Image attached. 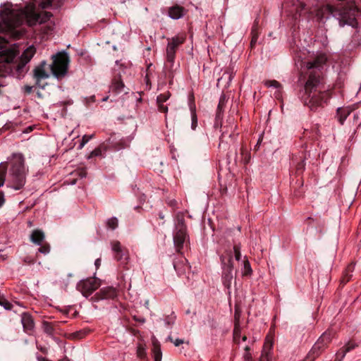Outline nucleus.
Instances as JSON below:
<instances>
[{
  "instance_id": "nucleus-42",
  "label": "nucleus",
  "mask_w": 361,
  "mask_h": 361,
  "mask_svg": "<svg viewBox=\"0 0 361 361\" xmlns=\"http://www.w3.org/2000/svg\"><path fill=\"white\" fill-rule=\"evenodd\" d=\"M159 109L161 111L167 112L168 111V107L165 105H164V103H158Z\"/></svg>"
},
{
  "instance_id": "nucleus-13",
  "label": "nucleus",
  "mask_w": 361,
  "mask_h": 361,
  "mask_svg": "<svg viewBox=\"0 0 361 361\" xmlns=\"http://www.w3.org/2000/svg\"><path fill=\"white\" fill-rule=\"evenodd\" d=\"M112 250L115 253V258L118 261L123 260L124 262L128 259V256L125 250L122 248L121 243L118 241H114L111 243Z\"/></svg>"
},
{
  "instance_id": "nucleus-52",
  "label": "nucleus",
  "mask_w": 361,
  "mask_h": 361,
  "mask_svg": "<svg viewBox=\"0 0 361 361\" xmlns=\"http://www.w3.org/2000/svg\"><path fill=\"white\" fill-rule=\"evenodd\" d=\"M32 130V126H30L29 128H27V130H25L26 133L29 131H31Z\"/></svg>"
},
{
  "instance_id": "nucleus-49",
  "label": "nucleus",
  "mask_w": 361,
  "mask_h": 361,
  "mask_svg": "<svg viewBox=\"0 0 361 361\" xmlns=\"http://www.w3.org/2000/svg\"><path fill=\"white\" fill-rule=\"evenodd\" d=\"M350 279V276H348V274L345 275V276L343 279V281H345V282H348Z\"/></svg>"
},
{
  "instance_id": "nucleus-8",
  "label": "nucleus",
  "mask_w": 361,
  "mask_h": 361,
  "mask_svg": "<svg viewBox=\"0 0 361 361\" xmlns=\"http://www.w3.org/2000/svg\"><path fill=\"white\" fill-rule=\"evenodd\" d=\"M221 262L224 264L223 267V274H222V280L223 283L227 288H230L231 286V283L233 279V259L232 256L229 255L228 259L227 260V263L225 262V258L221 257Z\"/></svg>"
},
{
  "instance_id": "nucleus-56",
  "label": "nucleus",
  "mask_w": 361,
  "mask_h": 361,
  "mask_svg": "<svg viewBox=\"0 0 361 361\" xmlns=\"http://www.w3.org/2000/svg\"><path fill=\"white\" fill-rule=\"evenodd\" d=\"M106 99H107V98H104L102 100L106 101Z\"/></svg>"
},
{
  "instance_id": "nucleus-46",
  "label": "nucleus",
  "mask_w": 361,
  "mask_h": 361,
  "mask_svg": "<svg viewBox=\"0 0 361 361\" xmlns=\"http://www.w3.org/2000/svg\"><path fill=\"white\" fill-rule=\"evenodd\" d=\"M109 294L106 295V297H114L116 295V292L114 289L109 290Z\"/></svg>"
},
{
  "instance_id": "nucleus-11",
  "label": "nucleus",
  "mask_w": 361,
  "mask_h": 361,
  "mask_svg": "<svg viewBox=\"0 0 361 361\" xmlns=\"http://www.w3.org/2000/svg\"><path fill=\"white\" fill-rule=\"evenodd\" d=\"M36 52V49L33 45L27 47L22 54L20 58V63L17 66L18 69L21 68L25 64H27L32 58Z\"/></svg>"
},
{
  "instance_id": "nucleus-41",
  "label": "nucleus",
  "mask_w": 361,
  "mask_h": 361,
  "mask_svg": "<svg viewBox=\"0 0 361 361\" xmlns=\"http://www.w3.org/2000/svg\"><path fill=\"white\" fill-rule=\"evenodd\" d=\"M305 161H301L300 163L298 164L297 166H296V169L298 171H302L305 169Z\"/></svg>"
},
{
  "instance_id": "nucleus-20",
  "label": "nucleus",
  "mask_w": 361,
  "mask_h": 361,
  "mask_svg": "<svg viewBox=\"0 0 361 361\" xmlns=\"http://www.w3.org/2000/svg\"><path fill=\"white\" fill-rule=\"evenodd\" d=\"M352 112V109L348 107L338 108L337 109V118L341 124H343L344 121L346 118L350 116Z\"/></svg>"
},
{
  "instance_id": "nucleus-1",
  "label": "nucleus",
  "mask_w": 361,
  "mask_h": 361,
  "mask_svg": "<svg viewBox=\"0 0 361 361\" xmlns=\"http://www.w3.org/2000/svg\"><path fill=\"white\" fill-rule=\"evenodd\" d=\"M0 33L11 32L13 30L25 22L29 26L47 22L52 16L48 11L36 13L34 5H28L25 9H17L12 5L6 6L1 10Z\"/></svg>"
},
{
  "instance_id": "nucleus-19",
  "label": "nucleus",
  "mask_w": 361,
  "mask_h": 361,
  "mask_svg": "<svg viewBox=\"0 0 361 361\" xmlns=\"http://www.w3.org/2000/svg\"><path fill=\"white\" fill-rule=\"evenodd\" d=\"M183 15L184 9L183 7L179 6H173L169 11V17L174 20H178L182 18Z\"/></svg>"
},
{
  "instance_id": "nucleus-38",
  "label": "nucleus",
  "mask_w": 361,
  "mask_h": 361,
  "mask_svg": "<svg viewBox=\"0 0 361 361\" xmlns=\"http://www.w3.org/2000/svg\"><path fill=\"white\" fill-rule=\"evenodd\" d=\"M137 356L139 357H143L145 356V348L142 345L137 347Z\"/></svg>"
},
{
  "instance_id": "nucleus-5",
  "label": "nucleus",
  "mask_w": 361,
  "mask_h": 361,
  "mask_svg": "<svg viewBox=\"0 0 361 361\" xmlns=\"http://www.w3.org/2000/svg\"><path fill=\"white\" fill-rule=\"evenodd\" d=\"M18 54L16 44L0 49V77H6L12 71L11 63Z\"/></svg>"
},
{
  "instance_id": "nucleus-50",
  "label": "nucleus",
  "mask_w": 361,
  "mask_h": 361,
  "mask_svg": "<svg viewBox=\"0 0 361 361\" xmlns=\"http://www.w3.org/2000/svg\"><path fill=\"white\" fill-rule=\"evenodd\" d=\"M173 323V320H172V321H169V320H168V319H166V321H165V324H166V326H170V325H171Z\"/></svg>"
},
{
  "instance_id": "nucleus-48",
  "label": "nucleus",
  "mask_w": 361,
  "mask_h": 361,
  "mask_svg": "<svg viewBox=\"0 0 361 361\" xmlns=\"http://www.w3.org/2000/svg\"><path fill=\"white\" fill-rule=\"evenodd\" d=\"M95 266L98 268L101 264V259H97L94 262Z\"/></svg>"
},
{
  "instance_id": "nucleus-23",
  "label": "nucleus",
  "mask_w": 361,
  "mask_h": 361,
  "mask_svg": "<svg viewBox=\"0 0 361 361\" xmlns=\"http://www.w3.org/2000/svg\"><path fill=\"white\" fill-rule=\"evenodd\" d=\"M353 125L354 126V130L357 128H358L359 126L361 125V114L359 112H356L353 114Z\"/></svg>"
},
{
  "instance_id": "nucleus-21",
  "label": "nucleus",
  "mask_w": 361,
  "mask_h": 361,
  "mask_svg": "<svg viewBox=\"0 0 361 361\" xmlns=\"http://www.w3.org/2000/svg\"><path fill=\"white\" fill-rule=\"evenodd\" d=\"M243 348L245 350V353L243 355V357L246 361H250L252 358L251 354L249 353L250 350V345L244 344L243 345ZM259 361H269V356L267 353H262L261 357Z\"/></svg>"
},
{
  "instance_id": "nucleus-44",
  "label": "nucleus",
  "mask_w": 361,
  "mask_h": 361,
  "mask_svg": "<svg viewBox=\"0 0 361 361\" xmlns=\"http://www.w3.org/2000/svg\"><path fill=\"white\" fill-rule=\"evenodd\" d=\"M100 154H101V149H95L91 153V156H99Z\"/></svg>"
},
{
  "instance_id": "nucleus-4",
  "label": "nucleus",
  "mask_w": 361,
  "mask_h": 361,
  "mask_svg": "<svg viewBox=\"0 0 361 361\" xmlns=\"http://www.w3.org/2000/svg\"><path fill=\"white\" fill-rule=\"evenodd\" d=\"M11 164L8 174L9 185L16 190H20L25 183L27 172L23 155L20 153L13 154Z\"/></svg>"
},
{
  "instance_id": "nucleus-27",
  "label": "nucleus",
  "mask_w": 361,
  "mask_h": 361,
  "mask_svg": "<svg viewBox=\"0 0 361 361\" xmlns=\"http://www.w3.org/2000/svg\"><path fill=\"white\" fill-rule=\"evenodd\" d=\"M191 128L194 130L196 129L197 126V115L195 112V111H192V113H191Z\"/></svg>"
},
{
  "instance_id": "nucleus-47",
  "label": "nucleus",
  "mask_w": 361,
  "mask_h": 361,
  "mask_svg": "<svg viewBox=\"0 0 361 361\" xmlns=\"http://www.w3.org/2000/svg\"><path fill=\"white\" fill-rule=\"evenodd\" d=\"M228 132H223L219 146H221V144L223 143V140L226 138V135H228Z\"/></svg>"
},
{
  "instance_id": "nucleus-39",
  "label": "nucleus",
  "mask_w": 361,
  "mask_h": 361,
  "mask_svg": "<svg viewBox=\"0 0 361 361\" xmlns=\"http://www.w3.org/2000/svg\"><path fill=\"white\" fill-rule=\"evenodd\" d=\"M0 305H2L6 310H11L12 305L6 300L0 301Z\"/></svg>"
},
{
  "instance_id": "nucleus-32",
  "label": "nucleus",
  "mask_w": 361,
  "mask_h": 361,
  "mask_svg": "<svg viewBox=\"0 0 361 361\" xmlns=\"http://www.w3.org/2000/svg\"><path fill=\"white\" fill-rule=\"evenodd\" d=\"M154 361L161 360V352L159 346H156L154 350Z\"/></svg>"
},
{
  "instance_id": "nucleus-55",
  "label": "nucleus",
  "mask_w": 361,
  "mask_h": 361,
  "mask_svg": "<svg viewBox=\"0 0 361 361\" xmlns=\"http://www.w3.org/2000/svg\"><path fill=\"white\" fill-rule=\"evenodd\" d=\"M177 267H178V265L175 264H174V268H175L176 269H177Z\"/></svg>"
},
{
  "instance_id": "nucleus-54",
  "label": "nucleus",
  "mask_w": 361,
  "mask_h": 361,
  "mask_svg": "<svg viewBox=\"0 0 361 361\" xmlns=\"http://www.w3.org/2000/svg\"><path fill=\"white\" fill-rule=\"evenodd\" d=\"M37 96H38L39 97H42V95H41V94H40L39 92H37Z\"/></svg>"
},
{
  "instance_id": "nucleus-40",
  "label": "nucleus",
  "mask_w": 361,
  "mask_h": 361,
  "mask_svg": "<svg viewBox=\"0 0 361 361\" xmlns=\"http://www.w3.org/2000/svg\"><path fill=\"white\" fill-rule=\"evenodd\" d=\"M6 171L0 172V187L3 186L5 182Z\"/></svg>"
},
{
  "instance_id": "nucleus-7",
  "label": "nucleus",
  "mask_w": 361,
  "mask_h": 361,
  "mask_svg": "<svg viewBox=\"0 0 361 361\" xmlns=\"http://www.w3.org/2000/svg\"><path fill=\"white\" fill-rule=\"evenodd\" d=\"M99 286L100 281L99 279L90 278L80 281L78 284L77 288L84 296L88 297L95 290H97Z\"/></svg>"
},
{
  "instance_id": "nucleus-31",
  "label": "nucleus",
  "mask_w": 361,
  "mask_h": 361,
  "mask_svg": "<svg viewBox=\"0 0 361 361\" xmlns=\"http://www.w3.org/2000/svg\"><path fill=\"white\" fill-rule=\"evenodd\" d=\"M243 267H244V270L243 271V274H248L251 273L252 269H251L250 262L246 259L243 261Z\"/></svg>"
},
{
  "instance_id": "nucleus-17",
  "label": "nucleus",
  "mask_w": 361,
  "mask_h": 361,
  "mask_svg": "<svg viewBox=\"0 0 361 361\" xmlns=\"http://www.w3.org/2000/svg\"><path fill=\"white\" fill-rule=\"evenodd\" d=\"M326 57L325 54H319L314 61L307 62L306 63V67L308 69H312L314 68H317L320 67L322 64H324L326 62Z\"/></svg>"
},
{
  "instance_id": "nucleus-9",
  "label": "nucleus",
  "mask_w": 361,
  "mask_h": 361,
  "mask_svg": "<svg viewBox=\"0 0 361 361\" xmlns=\"http://www.w3.org/2000/svg\"><path fill=\"white\" fill-rule=\"evenodd\" d=\"M184 41L185 38L183 36H176L169 39L166 47V59L168 61L173 62L176 50Z\"/></svg>"
},
{
  "instance_id": "nucleus-33",
  "label": "nucleus",
  "mask_w": 361,
  "mask_h": 361,
  "mask_svg": "<svg viewBox=\"0 0 361 361\" xmlns=\"http://www.w3.org/2000/svg\"><path fill=\"white\" fill-rule=\"evenodd\" d=\"M226 104V97L224 95H221L219 99V105H218V112L220 113Z\"/></svg>"
},
{
  "instance_id": "nucleus-25",
  "label": "nucleus",
  "mask_w": 361,
  "mask_h": 361,
  "mask_svg": "<svg viewBox=\"0 0 361 361\" xmlns=\"http://www.w3.org/2000/svg\"><path fill=\"white\" fill-rule=\"evenodd\" d=\"M106 224L109 228L114 230L118 226V221L117 218L112 217L107 220Z\"/></svg>"
},
{
  "instance_id": "nucleus-16",
  "label": "nucleus",
  "mask_w": 361,
  "mask_h": 361,
  "mask_svg": "<svg viewBox=\"0 0 361 361\" xmlns=\"http://www.w3.org/2000/svg\"><path fill=\"white\" fill-rule=\"evenodd\" d=\"M21 323L25 331H31L34 328L32 317L28 313H23L21 316Z\"/></svg>"
},
{
  "instance_id": "nucleus-10",
  "label": "nucleus",
  "mask_w": 361,
  "mask_h": 361,
  "mask_svg": "<svg viewBox=\"0 0 361 361\" xmlns=\"http://www.w3.org/2000/svg\"><path fill=\"white\" fill-rule=\"evenodd\" d=\"M177 229L178 231L175 233L173 236V243L176 250L180 252L187 237L185 226L183 220L178 221Z\"/></svg>"
},
{
  "instance_id": "nucleus-24",
  "label": "nucleus",
  "mask_w": 361,
  "mask_h": 361,
  "mask_svg": "<svg viewBox=\"0 0 361 361\" xmlns=\"http://www.w3.org/2000/svg\"><path fill=\"white\" fill-rule=\"evenodd\" d=\"M123 83L119 80H115L111 85V89L116 92H121L123 87Z\"/></svg>"
},
{
  "instance_id": "nucleus-22",
  "label": "nucleus",
  "mask_w": 361,
  "mask_h": 361,
  "mask_svg": "<svg viewBox=\"0 0 361 361\" xmlns=\"http://www.w3.org/2000/svg\"><path fill=\"white\" fill-rule=\"evenodd\" d=\"M354 348V345H348L345 350L339 351L336 354V357L335 361H341L342 359L345 357V354L350 351L351 349Z\"/></svg>"
},
{
  "instance_id": "nucleus-30",
  "label": "nucleus",
  "mask_w": 361,
  "mask_h": 361,
  "mask_svg": "<svg viewBox=\"0 0 361 361\" xmlns=\"http://www.w3.org/2000/svg\"><path fill=\"white\" fill-rule=\"evenodd\" d=\"M233 252L235 255V258L237 261H239L241 257L240 253V245H234L233 246Z\"/></svg>"
},
{
  "instance_id": "nucleus-43",
  "label": "nucleus",
  "mask_w": 361,
  "mask_h": 361,
  "mask_svg": "<svg viewBox=\"0 0 361 361\" xmlns=\"http://www.w3.org/2000/svg\"><path fill=\"white\" fill-rule=\"evenodd\" d=\"M5 199H4V194L3 192L0 191V207L4 204Z\"/></svg>"
},
{
  "instance_id": "nucleus-53",
  "label": "nucleus",
  "mask_w": 361,
  "mask_h": 361,
  "mask_svg": "<svg viewBox=\"0 0 361 361\" xmlns=\"http://www.w3.org/2000/svg\"><path fill=\"white\" fill-rule=\"evenodd\" d=\"M353 266H349L348 268V271H353Z\"/></svg>"
},
{
  "instance_id": "nucleus-12",
  "label": "nucleus",
  "mask_w": 361,
  "mask_h": 361,
  "mask_svg": "<svg viewBox=\"0 0 361 361\" xmlns=\"http://www.w3.org/2000/svg\"><path fill=\"white\" fill-rule=\"evenodd\" d=\"M331 338L332 335L331 332H324L314 345L312 348L313 353H314L316 351H319L322 349L331 341Z\"/></svg>"
},
{
  "instance_id": "nucleus-36",
  "label": "nucleus",
  "mask_w": 361,
  "mask_h": 361,
  "mask_svg": "<svg viewBox=\"0 0 361 361\" xmlns=\"http://www.w3.org/2000/svg\"><path fill=\"white\" fill-rule=\"evenodd\" d=\"M44 331L48 334H51L53 332V328L52 326L47 322H44L43 324Z\"/></svg>"
},
{
  "instance_id": "nucleus-37",
  "label": "nucleus",
  "mask_w": 361,
  "mask_h": 361,
  "mask_svg": "<svg viewBox=\"0 0 361 361\" xmlns=\"http://www.w3.org/2000/svg\"><path fill=\"white\" fill-rule=\"evenodd\" d=\"M39 6H41L42 8L44 9V8H47L49 7H50L51 6V2L50 0H43Z\"/></svg>"
},
{
  "instance_id": "nucleus-26",
  "label": "nucleus",
  "mask_w": 361,
  "mask_h": 361,
  "mask_svg": "<svg viewBox=\"0 0 361 361\" xmlns=\"http://www.w3.org/2000/svg\"><path fill=\"white\" fill-rule=\"evenodd\" d=\"M169 92H164L163 94H159L157 98V103H164L170 97Z\"/></svg>"
},
{
  "instance_id": "nucleus-29",
  "label": "nucleus",
  "mask_w": 361,
  "mask_h": 361,
  "mask_svg": "<svg viewBox=\"0 0 361 361\" xmlns=\"http://www.w3.org/2000/svg\"><path fill=\"white\" fill-rule=\"evenodd\" d=\"M93 136L94 135H85L82 138V141L79 145V148L82 149L85 146V145L87 143L89 140H90L93 137Z\"/></svg>"
},
{
  "instance_id": "nucleus-2",
  "label": "nucleus",
  "mask_w": 361,
  "mask_h": 361,
  "mask_svg": "<svg viewBox=\"0 0 361 361\" xmlns=\"http://www.w3.org/2000/svg\"><path fill=\"white\" fill-rule=\"evenodd\" d=\"M303 100L311 110H316L326 103L330 97V93L321 82L319 75L311 73L305 86Z\"/></svg>"
},
{
  "instance_id": "nucleus-28",
  "label": "nucleus",
  "mask_w": 361,
  "mask_h": 361,
  "mask_svg": "<svg viewBox=\"0 0 361 361\" xmlns=\"http://www.w3.org/2000/svg\"><path fill=\"white\" fill-rule=\"evenodd\" d=\"M264 85L267 87H275V88H279L281 87V85L280 83L276 81V80H266L264 82Z\"/></svg>"
},
{
  "instance_id": "nucleus-51",
  "label": "nucleus",
  "mask_w": 361,
  "mask_h": 361,
  "mask_svg": "<svg viewBox=\"0 0 361 361\" xmlns=\"http://www.w3.org/2000/svg\"><path fill=\"white\" fill-rule=\"evenodd\" d=\"M256 40H257V38L254 36L251 41V45H252L254 43H255Z\"/></svg>"
},
{
  "instance_id": "nucleus-6",
  "label": "nucleus",
  "mask_w": 361,
  "mask_h": 361,
  "mask_svg": "<svg viewBox=\"0 0 361 361\" xmlns=\"http://www.w3.org/2000/svg\"><path fill=\"white\" fill-rule=\"evenodd\" d=\"M54 61L51 66L53 75L57 78L63 77L68 70L69 57L66 52L59 53L53 56Z\"/></svg>"
},
{
  "instance_id": "nucleus-45",
  "label": "nucleus",
  "mask_w": 361,
  "mask_h": 361,
  "mask_svg": "<svg viewBox=\"0 0 361 361\" xmlns=\"http://www.w3.org/2000/svg\"><path fill=\"white\" fill-rule=\"evenodd\" d=\"M24 90L26 93L27 94H30L32 92V86H29V85H26L24 87Z\"/></svg>"
},
{
  "instance_id": "nucleus-14",
  "label": "nucleus",
  "mask_w": 361,
  "mask_h": 361,
  "mask_svg": "<svg viewBox=\"0 0 361 361\" xmlns=\"http://www.w3.org/2000/svg\"><path fill=\"white\" fill-rule=\"evenodd\" d=\"M46 62L43 61L34 70V75L37 82L42 79H46L49 77V73L46 70Z\"/></svg>"
},
{
  "instance_id": "nucleus-18",
  "label": "nucleus",
  "mask_w": 361,
  "mask_h": 361,
  "mask_svg": "<svg viewBox=\"0 0 361 361\" xmlns=\"http://www.w3.org/2000/svg\"><path fill=\"white\" fill-rule=\"evenodd\" d=\"M233 340L236 343L242 345L243 343L245 342L247 340V336L245 335H241L240 328L237 323L235 324L233 329Z\"/></svg>"
},
{
  "instance_id": "nucleus-57",
  "label": "nucleus",
  "mask_w": 361,
  "mask_h": 361,
  "mask_svg": "<svg viewBox=\"0 0 361 361\" xmlns=\"http://www.w3.org/2000/svg\"><path fill=\"white\" fill-rule=\"evenodd\" d=\"M160 218H161V219H163V218H164V216L160 215Z\"/></svg>"
},
{
  "instance_id": "nucleus-15",
  "label": "nucleus",
  "mask_w": 361,
  "mask_h": 361,
  "mask_svg": "<svg viewBox=\"0 0 361 361\" xmlns=\"http://www.w3.org/2000/svg\"><path fill=\"white\" fill-rule=\"evenodd\" d=\"M45 238L44 232L39 229L32 231L30 239L32 243L37 245H42Z\"/></svg>"
},
{
  "instance_id": "nucleus-34",
  "label": "nucleus",
  "mask_w": 361,
  "mask_h": 361,
  "mask_svg": "<svg viewBox=\"0 0 361 361\" xmlns=\"http://www.w3.org/2000/svg\"><path fill=\"white\" fill-rule=\"evenodd\" d=\"M38 251L44 255H47L50 251V247L49 245H42L41 247L38 249Z\"/></svg>"
},
{
  "instance_id": "nucleus-35",
  "label": "nucleus",
  "mask_w": 361,
  "mask_h": 361,
  "mask_svg": "<svg viewBox=\"0 0 361 361\" xmlns=\"http://www.w3.org/2000/svg\"><path fill=\"white\" fill-rule=\"evenodd\" d=\"M167 340L172 342L175 346H179L180 345H181L184 343V340L180 339V338L173 339V338L171 336H169L167 338Z\"/></svg>"
},
{
  "instance_id": "nucleus-3",
  "label": "nucleus",
  "mask_w": 361,
  "mask_h": 361,
  "mask_svg": "<svg viewBox=\"0 0 361 361\" xmlns=\"http://www.w3.org/2000/svg\"><path fill=\"white\" fill-rule=\"evenodd\" d=\"M357 8H342L341 9L335 8L329 5H326L317 11L316 16L317 18L324 21L333 16L338 20L341 27L345 25H349L352 27L356 25V13Z\"/></svg>"
}]
</instances>
